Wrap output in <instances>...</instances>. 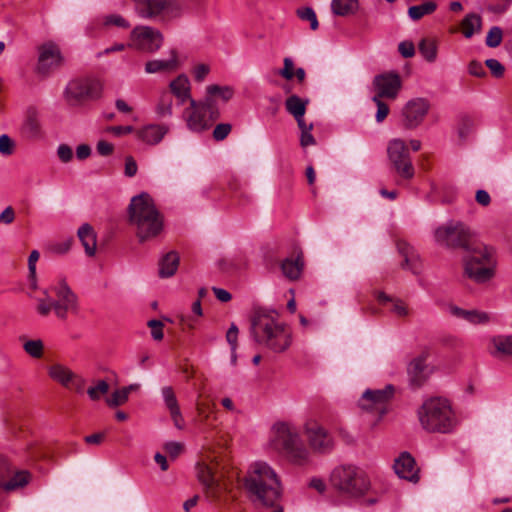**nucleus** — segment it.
<instances>
[{
  "instance_id": "6",
  "label": "nucleus",
  "mask_w": 512,
  "mask_h": 512,
  "mask_svg": "<svg viewBox=\"0 0 512 512\" xmlns=\"http://www.w3.org/2000/svg\"><path fill=\"white\" fill-rule=\"evenodd\" d=\"M270 445L293 464L304 465L310 460V453L304 445L298 429L291 423L277 422L272 426Z\"/></svg>"
},
{
  "instance_id": "48",
  "label": "nucleus",
  "mask_w": 512,
  "mask_h": 512,
  "mask_svg": "<svg viewBox=\"0 0 512 512\" xmlns=\"http://www.w3.org/2000/svg\"><path fill=\"white\" fill-rule=\"evenodd\" d=\"M494 346L500 353L512 355V336L499 337L494 339Z\"/></svg>"
},
{
  "instance_id": "14",
  "label": "nucleus",
  "mask_w": 512,
  "mask_h": 512,
  "mask_svg": "<svg viewBox=\"0 0 512 512\" xmlns=\"http://www.w3.org/2000/svg\"><path fill=\"white\" fill-rule=\"evenodd\" d=\"M62 55L57 44L46 42L38 47V60L36 73L41 76H48L62 64Z\"/></svg>"
},
{
  "instance_id": "4",
  "label": "nucleus",
  "mask_w": 512,
  "mask_h": 512,
  "mask_svg": "<svg viewBox=\"0 0 512 512\" xmlns=\"http://www.w3.org/2000/svg\"><path fill=\"white\" fill-rule=\"evenodd\" d=\"M421 427L429 433H452L458 420L450 402L442 397H432L423 402L417 410Z\"/></svg>"
},
{
  "instance_id": "35",
  "label": "nucleus",
  "mask_w": 512,
  "mask_h": 512,
  "mask_svg": "<svg viewBox=\"0 0 512 512\" xmlns=\"http://www.w3.org/2000/svg\"><path fill=\"white\" fill-rule=\"evenodd\" d=\"M437 9L434 1H427L420 5L411 6L408 9V15L413 21H418L426 15H430Z\"/></svg>"
},
{
  "instance_id": "11",
  "label": "nucleus",
  "mask_w": 512,
  "mask_h": 512,
  "mask_svg": "<svg viewBox=\"0 0 512 512\" xmlns=\"http://www.w3.org/2000/svg\"><path fill=\"white\" fill-rule=\"evenodd\" d=\"M162 33L150 26L140 25L132 29L127 47L144 53H155L163 45Z\"/></svg>"
},
{
  "instance_id": "23",
  "label": "nucleus",
  "mask_w": 512,
  "mask_h": 512,
  "mask_svg": "<svg viewBox=\"0 0 512 512\" xmlns=\"http://www.w3.org/2000/svg\"><path fill=\"white\" fill-rule=\"evenodd\" d=\"M168 92L176 97L178 105L192 99L190 81L185 74H180L170 82Z\"/></svg>"
},
{
  "instance_id": "20",
  "label": "nucleus",
  "mask_w": 512,
  "mask_h": 512,
  "mask_svg": "<svg viewBox=\"0 0 512 512\" xmlns=\"http://www.w3.org/2000/svg\"><path fill=\"white\" fill-rule=\"evenodd\" d=\"M196 471L197 477L207 493L211 497L217 498L218 493L222 490V484L215 467L205 463H197Z\"/></svg>"
},
{
  "instance_id": "3",
  "label": "nucleus",
  "mask_w": 512,
  "mask_h": 512,
  "mask_svg": "<svg viewBox=\"0 0 512 512\" xmlns=\"http://www.w3.org/2000/svg\"><path fill=\"white\" fill-rule=\"evenodd\" d=\"M251 334L255 341L268 349L281 353L292 343V332L274 314L257 312L251 321Z\"/></svg>"
},
{
  "instance_id": "36",
  "label": "nucleus",
  "mask_w": 512,
  "mask_h": 512,
  "mask_svg": "<svg viewBox=\"0 0 512 512\" xmlns=\"http://www.w3.org/2000/svg\"><path fill=\"white\" fill-rule=\"evenodd\" d=\"M30 474L27 471L16 472L8 481H4L0 486L5 491H13L22 488L29 483Z\"/></svg>"
},
{
  "instance_id": "33",
  "label": "nucleus",
  "mask_w": 512,
  "mask_h": 512,
  "mask_svg": "<svg viewBox=\"0 0 512 512\" xmlns=\"http://www.w3.org/2000/svg\"><path fill=\"white\" fill-rule=\"evenodd\" d=\"M359 8L358 0H332V12L338 16H347L356 13Z\"/></svg>"
},
{
  "instance_id": "31",
  "label": "nucleus",
  "mask_w": 512,
  "mask_h": 512,
  "mask_svg": "<svg viewBox=\"0 0 512 512\" xmlns=\"http://www.w3.org/2000/svg\"><path fill=\"white\" fill-rule=\"evenodd\" d=\"M303 260L300 255H298L295 259L286 258L281 263V270L285 277L290 280H297L303 270Z\"/></svg>"
},
{
  "instance_id": "63",
  "label": "nucleus",
  "mask_w": 512,
  "mask_h": 512,
  "mask_svg": "<svg viewBox=\"0 0 512 512\" xmlns=\"http://www.w3.org/2000/svg\"><path fill=\"white\" fill-rule=\"evenodd\" d=\"M85 384V379L82 376L74 373L70 382V388H73L76 393L82 394L84 392Z\"/></svg>"
},
{
  "instance_id": "45",
  "label": "nucleus",
  "mask_w": 512,
  "mask_h": 512,
  "mask_svg": "<svg viewBox=\"0 0 512 512\" xmlns=\"http://www.w3.org/2000/svg\"><path fill=\"white\" fill-rule=\"evenodd\" d=\"M503 39V31L499 26H493L487 33L485 43L490 48L498 47Z\"/></svg>"
},
{
  "instance_id": "12",
  "label": "nucleus",
  "mask_w": 512,
  "mask_h": 512,
  "mask_svg": "<svg viewBox=\"0 0 512 512\" xmlns=\"http://www.w3.org/2000/svg\"><path fill=\"white\" fill-rule=\"evenodd\" d=\"M395 387L391 384L382 389H367L359 399V407L368 412H374L379 419L388 411V404L393 398Z\"/></svg>"
},
{
  "instance_id": "10",
  "label": "nucleus",
  "mask_w": 512,
  "mask_h": 512,
  "mask_svg": "<svg viewBox=\"0 0 512 512\" xmlns=\"http://www.w3.org/2000/svg\"><path fill=\"white\" fill-rule=\"evenodd\" d=\"M387 155L392 168L402 179L410 180L414 177L415 169L410 153L402 139L395 138L389 141Z\"/></svg>"
},
{
  "instance_id": "42",
  "label": "nucleus",
  "mask_w": 512,
  "mask_h": 512,
  "mask_svg": "<svg viewBox=\"0 0 512 512\" xmlns=\"http://www.w3.org/2000/svg\"><path fill=\"white\" fill-rule=\"evenodd\" d=\"M214 96L215 95H210L207 93L206 97L202 101L197 102L199 107L211 116V119L216 120L219 117V111Z\"/></svg>"
},
{
  "instance_id": "54",
  "label": "nucleus",
  "mask_w": 512,
  "mask_h": 512,
  "mask_svg": "<svg viewBox=\"0 0 512 512\" xmlns=\"http://www.w3.org/2000/svg\"><path fill=\"white\" fill-rule=\"evenodd\" d=\"M372 101L377 105V112L375 116L376 121L381 123L387 117L389 113V107L381 100V98L373 97Z\"/></svg>"
},
{
  "instance_id": "30",
  "label": "nucleus",
  "mask_w": 512,
  "mask_h": 512,
  "mask_svg": "<svg viewBox=\"0 0 512 512\" xmlns=\"http://www.w3.org/2000/svg\"><path fill=\"white\" fill-rule=\"evenodd\" d=\"M48 375L56 382L66 388H70V382L74 375V372L68 367L56 363L48 368Z\"/></svg>"
},
{
  "instance_id": "18",
  "label": "nucleus",
  "mask_w": 512,
  "mask_h": 512,
  "mask_svg": "<svg viewBox=\"0 0 512 512\" xmlns=\"http://www.w3.org/2000/svg\"><path fill=\"white\" fill-rule=\"evenodd\" d=\"M306 435L310 448L317 453H329L334 447L333 437L322 426L314 423L307 425Z\"/></svg>"
},
{
  "instance_id": "52",
  "label": "nucleus",
  "mask_w": 512,
  "mask_h": 512,
  "mask_svg": "<svg viewBox=\"0 0 512 512\" xmlns=\"http://www.w3.org/2000/svg\"><path fill=\"white\" fill-rule=\"evenodd\" d=\"M147 325L151 329V336L154 340L160 341L163 339V323L160 320H149Z\"/></svg>"
},
{
  "instance_id": "56",
  "label": "nucleus",
  "mask_w": 512,
  "mask_h": 512,
  "mask_svg": "<svg viewBox=\"0 0 512 512\" xmlns=\"http://www.w3.org/2000/svg\"><path fill=\"white\" fill-rule=\"evenodd\" d=\"M238 327L235 323H232L226 333V340L230 345L231 350H237L238 347Z\"/></svg>"
},
{
  "instance_id": "38",
  "label": "nucleus",
  "mask_w": 512,
  "mask_h": 512,
  "mask_svg": "<svg viewBox=\"0 0 512 512\" xmlns=\"http://www.w3.org/2000/svg\"><path fill=\"white\" fill-rule=\"evenodd\" d=\"M419 52L423 58L433 63L437 59V43L434 39L424 38L419 43Z\"/></svg>"
},
{
  "instance_id": "21",
  "label": "nucleus",
  "mask_w": 512,
  "mask_h": 512,
  "mask_svg": "<svg viewBox=\"0 0 512 512\" xmlns=\"http://www.w3.org/2000/svg\"><path fill=\"white\" fill-rule=\"evenodd\" d=\"M395 473L402 479L409 480L411 482H417L418 469L416 468L414 458L407 452L402 453L394 463Z\"/></svg>"
},
{
  "instance_id": "57",
  "label": "nucleus",
  "mask_w": 512,
  "mask_h": 512,
  "mask_svg": "<svg viewBox=\"0 0 512 512\" xmlns=\"http://www.w3.org/2000/svg\"><path fill=\"white\" fill-rule=\"evenodd\" d=\"M184 449V446L182 443L180 442H174V441H171V442H167L165 445H164V450L166 453L169 454V456L172 458V459H175L177 458L181 452L183 451Z\"/></svg>"
},
{
  "instance_id": "59",
  "label": "nucleus",
  "mask_w": 512,
  "mask_h": 512,
  "mask_svg": "<svg viewBox=\"0 0 512 512\" xmlns=\"http://www.w3.org/2000/svg\"><path fill=\"white\" fill-rule=\"evenodd\" d=\"M57 156L63 163H68L73 158V150L67 144H60L57 148Z\"/></svg>"
},
{
  "instance_id": "29",
  "label": "nucleus",
  "mask_w": 512,
  "mask_h": 512,
  "mask_svg": "<svg viewBox=\"0 0 512 512\" xmlns=\"http://www.w3.org/2000/svg\"><path fill=\"white\" fill-rule=\"evenodd\" d=\"M451 313L459 318H463L472 324H484L489 322L490 317L486 312L478 310H464L457 306L451 307Z\"/></svg>"
},
{
  "instance_id": "2",
  "label": "nucleus",
  "mask_w": 512,
  "mask_h": 512,
  "mask_svg": "<svg viewBox=\"0 0 512 512\" xmlns=\"http://www.w3.org/2000/svg\"><path fill=\"white\" fill-rule=\"evenodd\" d=\"M244 485L249 498L256 505L274 507L280 499V480L266 462H255L250 466Z\"/></svg>"
},
{
  "instance_id": "61",
  "label": "nucleus",
  "mask_w": 512,
  "mask_h": 512,
  "mask_svg": "<svg viewBox=\"0 0 512 512\" xmlns=\"http://www.w3.org/2000/svg\"><path fill=\"white\" fill-rule=\"evenodd\" d=\"M485 64L495 77H501L504 74L505 68L497 59H487Z\"/></svg>"
},
{
  "instance_id": "37",
  "label": "nucleus",
  "mask_w": 512,
  "mask_h": 512,
  "mask_svg": "<svg viewBox=\"0 0 512 512\" xmlns=\"http://www.w3.org/2000/svg\"><path fill=\"white\" fill-rule=\"evenodd\" d=\"M173 96L168 91H163L156 105V113L159 117H171L173 114Z\"/></svg>"
},
{
  "instance_id": "26",
  "label": "nucleus",
  "mask_w": 512,
  "mask_h": 512,
  "mask_svg": "<svg viewBox=\"0 0 512 512\" xmlns=\"http://www.w3.org/2000/svg\"><path fill=\"white\" fill-rule=\"evenodd\" d=\"M170 58L167 60H150L145 64L146 73L152 74L157 72H170L174 71L178 67L177 53L175 50H171Z\"/></svg>"
},
{
  "instance_id": "24",
  "label": "nucleus",
  "mask_w": 512,
  "mask_h": 512,
  "mask_svg": "<svg viewBox=\"0 0 512 512\" xmlns=\"http://www.w3.org/2000/svg\"><path fill=\"white\" fill-rule=\"evenodd\" d=\"M167 132L168 128L166 126L150 124L138 130L137 136L143 142L149 145H155L163 139Z\"/></svg>"
},
{
  "instance_id": "9",
  "label": "nucleus",
  "mask_w": 512,
  "mask_h": 512,
  "mask_svg": "<svg viewBox=\"0 0 512 512\" xmlns=\"http://www.w3.org/2000/svg\"><path fill=\"white\" fill-rule=\"evenodd\" d=\"M102 83L96 78L76 79L67 85L64 98L70 106H78L101 96Z\"/></svg>"
},
{
  "instance_id": "51",
  "label": "nucleus",
  "mask_w": 512,
  "mask_h": 512,
  "mask_svg": "<svg viewBox=\"0 0 512 512\" xmlns=\"http://www.w3.org/2000/svg\"><path fill=\"white\" fill-rule=\"evenodd\" d=\"M13 473L14 467L10 460L4 455H0V486Z\"/></svg>"
},
{
  "instance_id": "49",
  "label": "nucleus",
  "mask_w": 512,
  "mask_h": 512,
  "mask_svg": "<svg viewBox=\"0 0 512 512\" xmlns=\"http://www.w3.org/2000/svg\"><path fill=\"white\" fill-rule=\"evenodd\" d=\"M128 400L126 391L121 388L114 391L109 398L106 399L108 406L117 407L124 404Z\"/></svg>"
},
{
  "instance_id": "47",
  "label": "nucleus",
  "mask_w": 512,
  "mask_h": 512,
  "mask_svg": "<svg viewBox=\"0 0 512 512\" xmlns=\"http://www.w3.org/2000/svg\"><path fill=\"white\" fill-rule=\"evenodd\" d=\"M109 391V384L105 380H99L95 386L87 389V394L92 401H97Z\"/></svg>"
},
{
  "instance_id": "17",
  "label": "nucleus",
  "mask_w": 512,
  "mask_h": 512,
  "mask_svg": "<svg viewBox=\"0 0 512 512\" xmlns=\"http://www.w3.org/2000/svg\"><path fill=\"white\" fill-rule=\"evenodd\" d=\"M183 118L187 127L192 132L200 133L209 129L215 119L199 107L196 100L190 99L189 107L183 112Z\"/></svg>"
},
{
  "instance_id": "19",
  "label": "nucleus",
  "mask_w": 512,
  "mask_h": 512,
  "mask_svg": "<svg viewBox=\"0 0 512 512\" xmlns=\"http://www.w3.org/2000/svg\"><path fill=\"white\" fill-rule=\"evenodd\" d=\"M20 134L27 141H39L44 139L45 131L42 125L41 115L35 108H29L20 128Z\"/></svg>"
},
{
  "instance_id": "64",
  "label": "nucleus",
  "mask_w": 512,
  "mask_h": 512,
  "mask_svg": "<svg viewBox=\"0 0 512 512\" xmlns=\"http://www.w3.org/2000/svg\"><path fill=\"white\" fill-rule=\"evenodd\" d=\"M138 170L137 163L132 156H127L125 158V169L124 173L127 177H133L136 175Z\"/></svg>"
},
{
  "instance_id": "13",
  "label": "nucleus",
  "mask_w": 512,
  "mask_h": 512,
  "mask_svg": "<svg viewBox=\"0 0 512 512\" xmlns=\"http://www.w3.org/2000/svg\"><path fill=\"white\" fill-rule=\"evenodd\" d=\"M52 290L56 295L53 305L57 318L65 320L69 312L73 314L78 313V297L64 280H61Z\"/></svg>"
},
{
  "instance_id": "15",
  "label": "nucleus",
  "mask_w": 512,
  "mask_h": 512,
  "mask_svg": "<svg viewBox=\"0 0 512 512\" xmlns=\"http://www.w3.org/2000/svg\"><path fill=\"white\" fill-rule=\"evenodd\" d=\"M430 109V103L426 98H414L409 100L402 109L403 125L407 129L417 128L424 120Z\"/></svg>"
},
{
  "instance_id": "58",
  "label": "nucleus",
  "mask_w": 512,
  "mask_h": 512,
  "mask_svg": "<svg viewBox=\"0 0 512 512\" xmlns=\"http://www.w3.org/2000/svg\"><path fill=\"white\" fill-rule=\"evenodd\" d=\"M284 67L279 70L278 74L286 80H291L294 77V63L291 58H284Z\"/></svg>"
},
{
  "instance_id": "44",
  "label": "nucleus",
  "mask_w": 512,
  "mask_h": 512,
  "mask_svg": "<svg viewBox=\"0 0 512 512\" xmlns=\"http://www.w3.org/2000/svg\"><path fill=\"white\" fill-rule=\"evenodd\" d=\"M206 91L210 95L219 96L224 101L230 100L234 95V90L230 86L209 85Z\"/></svg>"
},
{
  "instance_id": "16",
  "label": "nucleus",
  "mask_w": 512,
  "mask_h": 512,
  "mask_svg": "<svg viewBox=\"0 0 512 512\" xmlns=\"http://www.w3.org/2000/svg\"><path fill=\"white\" fill-rule=\"evenodd\" d=\"M401 85L400 76L395 72L376 75L372 82L375 91L373 97L395 99Z\"/></svg>"
},
{
  "instance_id": "55",
  "label": "nucleus",
  "mask_w": 512,
  "mask_h": 512,
  "mask_svg": "<svg viewBox=\"0 0 512 512\" xmlns=\"http://www.w3.org/2000/svg\"><path fill=\"white\" fill-rule=\"evenodd\" d=\"M105 25H114L121 28H129L130 23L118 14H111L105 17L104 20Z\"/></svg>"
},
{
  "instance_id": "40",
  "label": "nucleus",
  "mask_w": 512,
  "mask_h": 512,
  "mask_svg": "<svg viewBox=\"0 0 512 512\" xmlns=\"http://www.w3.org/2000/svg\"><path fill=\"white\" fill-rule=\"evenodd\" d=\"M162 398L169 413L180 409L174 389L171 386H164L161 389Z\"/></svg>"
},
{
  "instance_id": "43",
  "label": "nucleus",
  "mask_w": 512,
  "mask_h": 512,
  "mask_svg": "<svg viewBox=\"0 0 512 512\" xmlns=\"http://www.w3.org/2000/svg\"><path fill=\"white\" fill-rule=\"evenodd\" d=\"M24 351L33 358H40L43 355L44 344L40 339L28 340L23 344Z\"/></svg>"
},
{
  "instance_id": "53",
  "label": "nucleus",
  "mask_w": 512,
  "mask_h": 512,
  "mask_svg": "<svg viewBox=\"0 0 512 512\" xmlns=\"http://www.w3.org/2000/svg\"><path fill=\"white\" fill-rule=\"evenodd\" d=\"M232 126L229 123L217 124L213 130V138L216 141L224 140L231 132Z\"/></svg>"
},
{
  "instance_id": "8",
  "label": "nucleus",
  "mask_w": 512,
  "mask_h": 512,
  "mask_svg": "<svg viewBox=\"0 0 512 512\" xmlns=\"http://www.w3.org/2000/svg\"><path fill=\"white\" fill-rule=\"evenodd\" d=\"M135 12L142 19L165 20L179 17L182 5L177 0H135Z\"/></svg>"
},
{
  "instance_id": "25",
  "label": "nucleus",
  "mask_w": 512,
  "mask_h": 512,
  "mask_svg": "<svg viewBox=\"0 0 512 512\" xmlns=\"http://www.w3.org/2000/svg\"><path fill=\"white\" fill-rule=\"evenodd\" d=\"M425 360L424 356H419L413 359L408 366L410 382L416 387L421 386L428 377Z\"/></svg>"
},
{
  "instance_id": "46",
  "label": "nucleus",
  "mask_w": 512,
  "mask_h": 512,
  "mask_svg": "<svg viewBox=\"0 0 512 512\" xmlns=\"http://www.w3.org/2000/svg\"><path fill=\"white\" fill-rule=\"evenodd\" d=\"M298 17L303 21H308L310 23V28L312 30L318 29V20L315 11L310 7H303L297 10Z\"/></svg>"
},
{
  "instance_id": "32",
  "label": "nucleus",
  "mask_w": 512,
  "mask_h": 512,
  "mask_svg": "<svg viewBox=\"0 0 512 512\" xmlns=\"http://www.w3.org/2000/svg\"><path fill=\"white\" fill-rule=\"evenodd\" d=\"M308 103V99H302L297 95H290L285 100V108L293 117H304Z\"/></svg>"
},
{
  "instance_id": "41",
  "label": "nucleus",
  "mask_w": 512,
  "mask_h": 512,
  "mask_svg": "<svg viewBox=\"0 0 512 512\" xmlns=\"http://www.w3.org/2000/svg\"><path fill=\"white\" fill-rule=\"evenodd\" d=\"M198 414L202 417V421L205 423L209 430L216 429V426L213 424V421L217 419L216 414L213 413V410L210 409L209 405L204 403L199 404L197 406Z\"/></svg>"
},
{
  "instance_id": "5",
  "label": "nucleus",
  "mask_w": 512,
  "mask_h": 512,
  "mask_svg": "<svg viewBox=\"0 0 512 512\" xmlns=\"http://www.w3.org/2000/svg\"><path fill=\"white\" fill-rule=\"evenodd\" d=\"M129 218L136 227L140 242L156 237L163 228L161 215L148 193H141L131 199Z\"/></svg>"
},
{
  "instance_id": "34",
  "label": "nucleus",
  "mask_w": 512,
  "mask_h": 512,
  "mask_svg": "<svg viewBox=\"0 0 512 512\" xmlns=\"http://www.w3.org/2000/svg\"><path fill=\"white\" fill-rule=\"evenodd\" d=\"M482 18L476 13L467 14L462 20L463 34L466 38H471L475 32L480 31Z\"/></svg>"
},
{
  "instance_id": "39",
  "label": "nucleus",
  "mask_w": 512,
  "mask_h": 512,
  "mask_svg": "<svg viewBox=\"0 0 512 512\" xmlns=\"http://www.w3.org/2000/svg\"><path fill=\"white\" fill-rule=\"evenodd\" d=\"M377 299L381 304L392 303L391 311L397 316L404 317L408 315V309L401 300H393L384 292H379Z\"/></svg>"
},
{
  "instance_id": "27",
  "label": "nucleus",
  "mask_w": 512,
  "mask_h": 512,
  "mask_svg": "<svg viewBox=\"0 0 512 512\" xmlns=\"http://www.w3.org/2000/svg\"><path fill=\"white\" fill-rule=\"evenodd\" d=\"M179 255L175 251L166 253L159 261V276L168 278L175 274L179 266Z\"/></svg>"
},
{
  "instance_id": "60",
  "label": "nucleus",
  "mask_w": 512,
  "mask_h": 512,
  "mask_svg": "<svg viewBox=\"0 0 512 512\" xmlns=\"http://www.w3.org/2000/svg\"><path fill=\"white\" fill-rule=\"evenodd\" d=\"M14 142L7 135L0 136V153L3 155H11L13 153Z\"/></svg>"
},
{
  "instance_id": "62",
  "label": "nucleus",
  "mask_w": 512,
  "mask_h": 512,
  "mask_svg": "<svg viewBox=\"0 0 512 512\" xmlns=\"http://www.w3.org/2000/svg\"><path fill=\"white\" fill-rule=\"evenodd\" d=\"M398 51L404 58H411L415 54V46L411 41H402L398 45Z\"/></svg>"
},
{
  "instance_id": "28",
  "label": "nucleus",
  "mask_w": 512,
  "mask_h": 512,
  "mask_svg": "<svg viewBox=\"0 0 512 512\" xmlns=\"http://www.w3.org/2000/svg\"><path fill=\"white\" fill-rule=\"evenodd\" d=\"M78 237L88 256H94L96 252V234L94 229L88 223L83 224L78 229Z\"/></svg>"
},
{
  "instance_id": "1",
  "label": "nucleus",
  "mask_w": 512,
  "mask_h": 512,
  "mask_svg": "<svg viewBox=\"0 0 512 512\" xmlns=\"http://www.w3.org/2000/svg\"><path fill=\"white\" fill-rule=\"evenodd\" d=\"M435 242L446 248H461L464 256V272L477 283L489 281L495 275L496 261L492 250L480 243L473 242L470 228L460 221H449L434 232Z\"/></svg>"
},
{
  "instance_id": "7",
  "label": "nucleus",
  "mask_w": 512,
  "mask_h": 512,
  "mask_svg": "<svg viewBox=\"0 0 512 512\" xmlns=\"http://www.w3.org/2000/svg\"><path fill=\"white\" fill-rule=\"evenodd\" d=\"M330 484L339 494L347 497L362 496L370 485L365 472L351 464L335 467L330 475Z\"/></svg>"
},
{
  "instance_id": "22",
  "label": "nucleus",
  "mask_w": 512,
  "mask_h": 512,
  "mask_svg": "<svg viewBox=\"0 0 512 512\" xmlns=\"http://www.w3.org/2000/svg\"><path fill=\"white\" fill-rule=\"evenodd\" d=\"M399 253L403 256L401 267L411 271L413 274L418 275L421 272V263L419 255L414 248L404 241L397 243Z\"/></svg>"
},
{
  "instance_id": "50",
  "label": "nucleus",
  "mask_w": 512,
  "mask_h": 512,
  "mask_svg": "<svg viewBox=\"0 0 512 512\" xmlns=\"http://www.w3.org/2000/svg\"><path fill=\"white\" fill-rule=\"evenodd\" d=\"M44 294L46 295V298H39L37 299V312L42 316H47L52 310H54L53 301L47 291H44Z\"/></svg>"
}]
</instances>
